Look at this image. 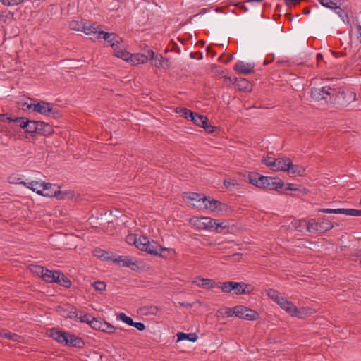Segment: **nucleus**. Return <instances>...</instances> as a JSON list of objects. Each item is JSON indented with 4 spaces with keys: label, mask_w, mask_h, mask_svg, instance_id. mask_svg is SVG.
<instances>
[{
    "label": "nucleus",
    "mask_w": 361,
    "mask_h": 361,
    "mask_svg": "<svg viewBox=\"0 0 361 361\" xmlns=\"http://www.w3.org/2000/svg\"><path fill=\"white\" fill-rule=\"evenodd\" d=\"M140 246L138 249L142 251L147 252L154 256H159L166 259L170 255V250L168 248L163 247L157 242L154 240L150 241L147 237L143 236L140 240Z\"/></svg>",
    "instance_id": "obj_1"
},
{
    "label": "nucleus",
    "mask_w": 361,
    "mask_h": 361,
    "mask_svg": "<svg viewBox=\"0 0 361 361\" xmlns=\"http://www.w3.org/2000/svg\"><path fill=\"white\" fill-rule=\"evenodd\" d=\"M99 257L102 258L105 261H111L114 263L120 264L122 263L123 267H130L131 269L135 270V267H138L137 265V261H133V259L128 256H116L104 250H99L97 252Z\"/></svg>",
    "instance_id": "obj_2"
},
{
    "label": "nucleus",
    "mask_w": 361,
    "mask_h": 361,
    "mask_svg": "<svg viewBox=\"0 0 361 361\" xmlns=\"http://www.w3.org/2000/svg\"><path fill=\"white\" fill-rule=\"evenodd\" d=\"M331 97L332 99L330 101V104L347 106L355 99V94L352 91H345L341 88L334 89L331 91Z\"/></svg>",
    "instance_id": "obj_3"
},
{
    "label": "nucleus",
    "mask_w": 361,
    "mask_h": 361,
    "mask_svg": "<svg viewBox=\"0 0 361 361\" xmlns=\"http://www.w3.org/2000/svg\"><path fill=\"white\" fill-rule=\"evenodd\" d=\"M334 90L329 86L322 87H312L311 89L310 97L315 101L324 100L326 104H330L331 101V91Z\"/></svg>",
    "instance_id": "obj_4"
},
{
    "label": "nucleus",
    "mask_w": 361,
    "mask_h": 361,
    "mask_svg": "<svg viewBox=\"0 0 361 361\" xmlns=\"http://www.w3.org/2000/svg\"><path fill=\"white\" fill-rule=\"evenodd\" d=\"M234 313L235 317L249 321L257 320L259 318V314L257 311L241 305L234 307Z\"/></svg>",
    "instance_id": "obj_5"
},
{
    "label": "nucleus",
    "mask_w": 361,
    "mask_h": 361,
    "mask_svg": "<svg viewBox=\"0 0 361 361\" xmlns=\"http://www.w3.org/2000/svg\"><path fill=\"white\" fill-rule=\"evenodd\" d=\"M20 183L31 189L32 191L36 192L37 194L45 197L47 196L45 195L46 192H44V191L48 190V187H56V185H52L51 183L45 182H39L37 180H33L29 183L21 181Z\"/></svg>",
    "instance_id": "obj_6"
},
{
    "label": "nucleus",
    "mask_w": 361,
    "mask_h": 361,
    "mask_svg": "<svg viewBox=\"0 0 361 361\" xmlns=\"http://www.w3.org/2000/svg\"><path fill=\"white\" fill-rule=\"evenodd\" d=\"M248 180L250 183L262 188L266 189L267 185H269V183L271 180V177L264 176L258 173H250L248 175Z\"/></svg>",
    "instance_id": "obj_7"
},
{
    "label": "nucleus",
    "mask_w": 361,
    "mask_h": 361,
    "mask_svg": "<svg viewBox=\"0 0 361 361\" xmlns=\"http://www.w3.org/2000/svg\"><path fill=\"white\" fill-rule=\"evenodd\" d=\"M102 35V38L110 44L114 51L117 50L120 42H123L122 38L114 32L100 31L98 36H95V38L99 39Z\"/></svg>",
    "instance_id": "obj_8"
},
{
    "label": "nucleus",
    "mask_w": 361,
    "mask_h": 361,
    "mask_svg": "<svg viewBox=\"0 0 361 361\" xmlns=\"http://www.w3.org/2000/svg\"><path fill=\"white\" fill-rule=\"evenodd\" d=\"M256 22L267 28L270 37L277 36L282 32V26L280 23H274L269 20L263 21L260 19L259 15L256 18Z\"/></svg>",
    "instance_id": "obj_9"
},
{
    "label": "nucleus",
    "mask_w": 361,
    "mask_h": 361,
    "mask_svg": "<svg viewBox=\"0 0 361 361\" xmlns=\"http://www.w3.org/2000/svg\"><path fill=\"white\" fill-rule=\"evenodd\" d=\"M195 225L199 229H207V230H214V226L216 225V220L210 217H200L195 220Z\"/></svg>",
    "instance_id": "obj_10"
},
{
    "label": "nucleus",
    "mask_w": 361,
    "mask_h": 361,
    "mask_svg": "<svg viewBox=\"0 0 361 361\" xmlns=\"http://www.w3.org/2000/svg\"><path fill=\"white\" fill-rule=\"evenodd\" d=\"M33 106V111L44 116H50V112L52 111V105L44 101H40L36 104H31L27 105V108L30 109Z\"/></svg>",
    "instance_id": "obj_11"
},
{
    "label": "nucleus",
    "mask_w": 361,
    "mask_h": 361,
    "mask_svg": "<svg viewBox=\"0 0 361 361\" xmlns=\"http://www.w3.org/2000/svg\"><path fill=\"white\" fill-rule=\"evenodd\" d=\"M68 334L69 332L59 330L56 328H51L49 330V336L64 345L67 343Z\"/></svg>",
    "instance_id": "obj_12"
},
{
    "label": "nucleus",
    "mask_w": 361,
    "mask_h": 361,
    "mask_svg": "<svg viewBox=\"0 0 361 361\" xmlns=\"http://www.w3.org/2000/svg\"><path fill=\"white\" fill-rule=\"evenodd\" d=\"M277 304L292 316L302 317L300 315L297 314V312H298L297 307L292 302L287 300L285 298L283 297L281 298L280 301Z\"/></svg>",
    "instance_id": "obj_13"
},
{
    "label": "nucleus",
    "mask_w": 361,
    "mask_h": 361,
    "mask_svg": "<svg viewBox=\"0 0 361 361\" xmlns=\"http://www.w3.org/2000/svg\"><path fill=\"white\" fill-rule=\"evenodd\" d=\"M203 195L196 192H185L183 197L185 200L191 201L196 207H202Z\"/></svg>",
    "instance_id": "obj_14"
},
{
    "label": "nucleus",
    "mask_w": 361,
    "mask_h": 361,
    "mask_svg": "<svg viewBox=\"0 0 361 361\" xmlns=\"http://www.w3.org/2000/svg\"><path fill=\"white\" fill-rule=\"evenodd\" d=\"M255 65L252 63H244L243 61H238L234 66V70L240 74H248L253 73Z\"/></svg>",
    "instance_id": "obj_15"
},
{
    "label": "nucleus",
    "mask_w": 361,
    "mask_h": 361,
    "mask_svg": "<svg viewBox=\"0 0 361 361\" xmlns=\"http://www.w3.org/2000/svg\"><path fill=\"white\" fill-rule=\"evenodd\" d=\"M67 340V343H66L65 345L66 346L82 348L85 345V343L82 338L71 333L68 334Z\"/></svg>",
    "instance_id": "obj_16"
},
{
    "label": "nucleus",
    "mask_w": 361,
    "mask_h": 361,
    "mask_svg": "<svg viewBox=\"0 0 361 361\" xmlns=\"http://www.w3.org/2000/svg\"><path fill=\"white\" fill-rule=\"evenodd\" d=\"M275 165L273 166L272 170L274 171H286L287 167L290 164V159L289 158H277L274 161Z\"/></svg>",
    "instance_id": "obj_17"
},
{
    "label": "nucleus",
    "mask_w": 361,
    "mask_h": 361,
    "mask_svg": "<svg viewBox=\"0 0 361 361\" xmlns=\"http://www.w3.org/2000/svg\"><path fill=\"white\" fill-rule=\"evenodd\" d=\"M59 309L63 310L67 312L66 314H63L65 317H68L73 319H78L80 315V312L73 305H65L63 307H59Z\"/></svg>",
    "instance_id": "obj_18"
},
{
    "label": "nucleus",
    "mask_w": 361,
    "mask_h": 361,
    "mask_svg": "<svg viewBox=\"0 0 361 361\" xmlns=\"http://www.w3.org/2000/svg\"><path fill=\"white\" fill-rule=\"evenodd\" d=\"M27 120L28 119H26L25 118H23V117H16V118H13L11 116H8L7 114H3L2 118H1L2 121H8L10 122L13 121V122L17 123L23 130H25Z\"/></svg>",
    "instance_id": "obj_19"
},
{
    "label": "nucleus",
    "mask_w": 361,
    "mask_h": 361,
    "mask_svg": "<svg viewBox=\"0 0 361 361\" xmlns=\"http://www.w3.org/2000/svg\"><path fill=\"white\" fill-rule=\"evenodd\" d=\"M250 286L243 282H234L233 283V290L237 295L250 293V290H247Z\"/></svg>",
    "instance_id": "obj_20"
},
{
    "label": "nucleus",
    "mask_w": 361,
    "mask_h": 361,
    "mask_svg": "<svg viewBox=\"0 0 361 361\" xmlns=\"http://www.w3.org/2000/svg\"><path fill=\"white\" fill-rule=\"evenodd\" d=\"M54 129L51 125L48 123L39 121V126H37V134H42L44 136H48L52 134Z\"/></svg>",
    "instance_id": "obj_21"
},
{
    "label": "nucleus",
    "mask_w": 361,
    "mask_h": 361,
    "mask_svg": "<svg viewBox=\"0 0 361 361\" xmlns=\"http://www.w3.org/2000/svg\"><path fill=\"white\" fill-rule=\"evenodd\" d=\"M35 269L40 270V274L42 279L47 283H51V281L54 280L53 276L54 274V271H50L47 269H44L42 266L35 265Z\"/></svg>",
    "instance_id": "obj_22"
},
{
    "label": "nucleus",
    "mask_w": 361,
    "mask_h": 361,
    "mask_svg": "<svg viewBox=\"0 0 361 361\" xmlns=\"http://www.w3.org/2000/svg\"><path fill=\"white\" fill-rule=\"evenodd\" d=\"M284 187V182L278 177H271V180L269 181V185L266 189L279 191Z\"/></svg>",
    "instance_id": "obj_23"
},
{
    "label": "nucleus",
    "mask_w": 361,
    "mask_h": 361,
    "mask_svg": "<svg viewBox=\"0 0 361 361\" xmlns=\"http://www.w3.org/2000/svg\"><path fill=\"white\" fill-rule=\"evenodd\" d=\"M286 171L291 174L302 176H305V169L300 165L293 164L290 160V164L288 167H287Z\"/></svg>",
    "instance_id": "obj_24"
},
{
    "label": "nucleus",
    "mask_w": 361,
    "mask_h": 361,
    "mask_svg": "<svg viewBox=\"0 0 361 361\" xmlns=\"http://www.w3.org/2000/svg\"><path fill=\"white\" fill-rule=\"evenodd\" d=\"M106 322L101 318H92L90 322V326L95 330H99L104 332Z\"/></svg>",
    "instance_id": "obj_25"
},
{
    "label": "nucleus",
    "mask_w": 361,
    "mask_h": 361,
    "mask_svg": "<svg viewBox=\"0 0 361 361\" xmlns=\"http://www.w3.org/2000/svg\"><path fill=\"white\" fill-rule=\"evenodd\" d=\"M333 227H334V225L329 220L325 219H322L321 220L318 219V232L319 233H325V232L331 230V228H333Z\"/></svg>",
    "instance_id": "obj_26"
},
{
    "label": "nucleus",
    "mask_w": 361,
    "mask_h": 361,
    "mask_svg": "<svg viewBox=\"0 0 361 361\" xmlns=\"http://www.w3.org/2000/svg\"><path fill=\"white\" fill-rule=\"evenodd\" d=\"M149 60L148 54H135L130 56V63L132 64H140V63H144L147 62Z\"/></svg>",
    "instance_id": "obj_27"
},
{
    "label": "nucleus",
    "mask_w": 361,
    "mask_h": 361,
    "mask_svg": "<svg viewBox=\"0 0 361 361\" xmlns=\"http://www.w3.org/2000/svg\"><path fill=\"white\" fill-rule=\"evenodd\" d=\"M220 204V201L216 200L214 199L210 200V197H203L202 204L204 208L209 209L212 211H214L217 208V205Z\"/></svg>",
    "instance_id": "obj_28"
},
{
    "label": "nucleus",
    "mask_w": 361,
    "mask_h": 361,
    "mask_svg": "<svg viewBox=\"0 0 361 361\" xmlns=\"http://www.w3.org/2000/svg\"><path fill=\"white\" fill-rule=\"evenodd\" d=\"M301 225L306 226L307 230L309 232H318V221L314 219H310L308 222L305 220L300 221Z\"/></svg>",
    "instance_id": "obj_29"
},
{
    "label": "nucleus",
    "mask_w": 361,
    "mask_h": 361,
    "mask_svg": "<svg viewBox=\"0 0 361 361\" xmlns=\"http://www.w3.org/2000/svg\"><path fill=\"white\" fill-rule=\"evenodd\" d=\"M190 121H192L195 125L200 127H202L204 125L207 124L208 118L207 116L204 115H201L197 113H194L193 118H191Z\"/></svg>",
    "instance_id": "obj_30"
},
{
    "label": "nucleus",
    "mask_w": 361,
    "mask_h": 361,
    "mask_svg": "<svg viewBox=\"0 0 361 361\" xmlns=\"http://www.w3.org/2000/svg\"><path fill=\"white\" fill-rule=\"evenodd\" d=\"M322 6L329 8H339L343 0H319Z\"/></svg>",
    "instance_id": "obj_31"
},
{
    "label": "nucleus",
    "mask_w": 361,
    "mask_h": 361,
    "mask_svg": "<svg viewBox=\"0 0 361 361\" xmlns=\"http://www.w3.org/2000/svg\"><path fill=\"white\" fill-rule=\"evenodd\" d=\"M178 341L188 340L190 341H196L198 338L197 335L195 333L185 334L183 332H179L177 334Z\"/></svg>",
    "instance_id": "obj_32"
},
{
    "label": "nucleus",
    "mask_w": 361,
    "mask_h": 361,
    "mask_svg": "<svg viewBox=\"0 0 361 361\" xmlns=\"http://www.w3.org/2000/svg\"><path fill=\"white\" fill-rule=\"evenodd\" d=\"M70 192L61 191L59 190H54V192H46L45 195L47 197H56L59 200H64L69 197Z\"/></svg>",
    "instance_id": "obj_33"
},
{
    "label": "nucleus",
    "mask_w": 361,
    "mask_h": 361,
    "mask_svg": "<svg viewBox=\"0 0 361 361\" xmlns=\"http://www.w3.org/2000/svg\"><path fill=\"white\" fill-rule=\"evenodd\" d=\"M149 59H152L154 61V66L156 67H161L162 66V59L163 56L161 55L155 56L154 52L152 50L147 51Z\"/></svg>",
    "instance_id": "obj_34"
},
{
    "label": "nucleus",
    "mask_w": 361,
    "mask_h": 361,
    "mask_svg": "<svg viewBox=\"0 0 361 361\" xmlns=\"http://www.w3.org/2000/svg\"><path fill=\"white\" fill-rule=\"evenodd\" d=\"M39 121L28 119L25 131L28 133H37V126H39Z\"/></svg>",
    "instance_id": "obj_35"
},
{
    "label": "nucleus",
    "mask_w": 361,
    "mask_h": 361,
    "mask_svg": "<svg viewBox=\"0 0 361 361\" xmlns=\"http://www.w3.org/2000/svg\"><path fill=\"white\" fill-rule=\"evenodd\" d=\"M234 84L238 87L240 90L246 91L250 88V82L245 78H237L234 82Z\"/></svg>",
    "instance_id": "obj_36"
},
{
    "label": "nucleus",
    "mask_w": 361,
    "mask_h": 361,
    "mask_svg": "<svg viewBox=\"0 0 361 361\" xmlns=\"http://www.w3.org/2000/svg\"><path fill=\"white\" fill-rule=\"evenodd\" d=\"M176 112L180 114V116L184 117L188 121H190L191 118H193V114L195 112H192V111L183 108V107H178L176 109Z\"/></svg>",
    "instance_id": "obj_37"
},
{
    "label": "nucleus",
    "mask_w": 361,
    "mask_h": 361,
    "mask_svg": "<svg viewBox=\"0 0 361 361\" xmlns=\"http://www.w3.org/2000/svg\"><path fill=\"white\" fill-rule=\"evenodd\" d=\"M143 238L142 235H137L136 234H129L126 236V242L129 244L135 245L137 248L140 246V240Z\"/></svg>",
    "instance_id": "obj_38"
},
{
    "label": "nucleus",
    "mask_w": 361,
    "mask_h": 361,
    "mask_svg": "<svg viewBox=\"0 0 361 361\" xmlns=\"http://www.w3.org/2000/svg\"><path fill=\"white\" fill-rule=\"evenodd\" d=\"M114 56L121 58L128 62H130V56H132V54L126 51V49H121L114 51Z\"/></svg>",
    "instance_id": "obj_39"
},
{
    "label": "nucleus",
    "mask_w": 361,
    "mask_h": 361,
    "mask_svg": "<svg viewBox=\"0 0 361 361\" xmlns=\"http://www.w3.org/2000/svg\"><path fill=\"white\" fill-rule=\"evenodd\" d=\"M0 336L14 341H18V339L20 338V336H18V334L8 331L6 329L0 331Z\"/></svg>",
    "instance_id": "obj_40"
},
{
    "label": "nucleus",
    "mask_w": 361,
    "mask_h": 361,
    "mask_svg": "<svg viewBox=\"0 0 361 361\" xmlns=\"http://www.w3.org/2000/svg\"><path fill=\"white\" fill-rule=\"evenodd\" d=\"M199 281L201 282V283H199L198 285L204 288H212L216 287V283L213 280L209 279H198Z\"/></svg>",
    "instance_id": "obj_41"
},
{
    "label": "nucleus",
    "mask_w": 361,
    "mask_h": 361,
    "mask_svg": "<svg viewBox=\"0 0 361 361\" xmlns=\"http://www.w3.org/2000/svg\"><path fill=\"white\" fill-rule=\"evenodd\" d=\"M97 29L98 27H96L95 24L88 25L87 22H85V27L83 32L86 35L94 34L96 36H98L99 31H98Z\"/></svg>",
    "instance_id": "obj_42"
},
{
    "label": "nucleus",
    "mask_w": 361,
    "mask_h": 361,
    "mask_svg": "<svg viewBox=\"0 0 361 361\" xmlns=\"http://www.w3.org/2000/svg\"><path fill=\"white\" fill-rule=\"evenodd\" d=\"M267 295L272 299L274 302L278 303L281 298H283V296L281 295V293L274 289L269 288L267 289L266 290Z\"/></svg>",
    "instance_id": "obj_43"
},
{
    "label": "nucleus",
    "mask_w": 361,
    "mask_h": 361,
    "mask_svg": "<svg viewBox=\"0 0 361 361\" xmlns=\"http://www.w3.org/2000/svg\"><path fill=\"white\" fill-rule=\"evenodd\" d=\"M233 281H228V282H218L216 283V287L221 288L224 293H230L233 290Z\"/></svg>",
    "instance_id": "obj_44"
},
{
    "label": "nucleus",
    "mask_w": 361,
    "mask_h": 361,
    "mask_svg": "<svg viewBox=\"0 0 361 361\" xmlns=\"http://www.w3.org/2000/svg\"><path fill=\"white\" fill-rule=\"evenodd\" d=\"M69 27L72 30L83 32L85 27V22L73 20L69 23Z\"/></svg>",
    "instance_id": "obj_45"
},
{
    "label": "nucleus",
    "mask_w": 361,
    "mask_h": 361,
    "mask_svg": "<svg viewBox=\"0 0 361 361\" xmlns=\"http://www.w3.org/2000/svg\"><path fill=\"white\" fill-rule=\"evenodd\" d=\"M58 283L61 286H63V287H66V288L71 287V286L72 284L71 280L66 276H65L63 273H61L60 279H58Z\"/></svg>",
    "instance_id": "obj_46"
},
{
    "label": "nucleus",
    "mask_w": 361,
    "mask_h": 361,
    "mask_svg": "<svg viewBox=\"0 0 361 361\" xmlns=\"http://www.w3.org/2000/svg\"><path fill=\"white\" fill-rule=\"evenodd\" d=\"M118 318L121 320L123 322L131 326L133 324V320L131 317L127 316L125 313L121 312L118 314Z\"/></svg>",
    "instance_id": "obj_47"
},
{
    "label": "nucleus",
    "mask_w": 361,
    "mask_h": 361,
    "mask_svg": "<svg viewBox=\"0 0 361 361\" xmlns=\"http://www.w3.org/2000/svg\"><path fill=\"white\" fill-rule=\"evenodd\" d=\"M140 310L145 314H156L159 310V308L157 306H151L149 307H144L141 308Z\"/></svg>",
    "instance_id": "obj_48"
},
{
    "label": "nucleus",
    "mask_w": 361,
    "mask_h": 361,
    "mask_svg": "<svg viewBox=\"0 0 361 361\" xmlns=\"http://www.w3.org/2000/svg\"><path fill=\"white\" fill-rule=\"evenodd\" d=\"M319 212L328 214H344L345 209H319Z\"/></svg>",
    "instance_id": "obj_49"
},
{
    "label": "nucleus",
    "mask_w": 361,
    "mask_h": 361,
    "mask_svg": "<svg viewBox=\"0 0 361 361\" xmlns=\"http://www.w3.org/2000/svg\"><path fill=\"white\" fill-rule=\"evenodd\" d=\"M92 318L93 317L90 314H82V312H80V315L78 319H79L80 322L87 323L90 326Z\"/></svg>",
    "instance_id": "obj_50"
},
{
    "label": "nucleus",
    "mask_w": 361,
    "mask_h": 361,
    "mask_svg": "<svg viewBox=\"0 0 361 361\" xmlns=\"http://www.w3.org/2000/svg\"><path fill=\"white\" fill-rule=\"evenodd\" d=\"M344 214L359 216H361V209H345Z\"/></svg>",
    "instance_id": "obj_51"
},
{
    "label": "nucleus",
    "mask_w": 361,
    "mask_h": 361,
    "mask_svg": "<svg viewBox=\"0 0 361 361\" xmlns=\"http://www.w3.org/2000/svg\"><path fill=\"white\" fill-rule=\"evenodd\" d=\"M92 286L95 290L99 291L104 290L106 286L105 282L101 281H95L94 283H92Z\"/></svg>",
    "instance_id": "obj_52"
},
{
    "label": "nucleus",
    "mask_w": 361,
    "mask_h": 361,
    "mask_svg": "<svg viewBox=\"0 0 361 361\" xmlns=\"http://www.w3.org/2000/svg\"><path fill=\"white\" fill-rule=\"evenodd\" d=\"M237 181L235 179H225L224 180V185L226 187V188L232 190V186H235L237 185Z\"/></svg>",
    "instance_id": "obj_53"
},
{
    "label": "nucleus",
    "mask_w": 361,
    "mask_h": 361,
    "mask_svg": "<svg viewBox=\"0 0 361 361\" xmlns=\"http://www.w3.org/2000/svg\"><path fill=\"white\" fill-rule=\"evenodd\" d=\"M275 158L271 157H267L266 158H264L262 161L263 164L269 166L271 170L273 168V166L275 165L274 161Z\"/></svg>",
    "instance_id": "obj_54"
},
{
    "label": "nucleus",
    "mask_w": 361,
    "mask_h": 361,
    "mask_svg": "<svg viewBox=\"0 0 361 361\" xmlns=\"http://www.w3.org/2000/svg\"><path fill=\"white\" fill-rule=\"evenodd\" d=\"M334 9H335L336 13L339 16V17L341 18V19L342 20L343 22H345V19H348V14L346 13V12L344 10H343L341 8V6H339V8H334Z\"/></svg>",
    "instance_id": "obj_55"
},
{
    "label": "nucleus",
    "mask_w": 361,
    "mask_h": 361,
    "mask_svg": "<svg viewBox=\"0 0 361 361\" xmlns=\"http://www.w3.org/2000/svg\"><path fill=\"white\" fill-rule=\"evenodd\" d=\"M2 4L5 6H15L18 5L23 1V0H1Z\"/></svg>",
    "instance_id": "obj_56"
},
{
    "label": "nucleus",
    "mask_w": 361,
    "mask_h": 361,
    "mask_svg": "<svg viewBox=\"0 0 361 361\" xmlns=\"http://www.w3.org/2000/svg\"><path fill=\"white\" fill-rule=\"evenodd\" d=\"M288 191H300L298 188L294 187V185L292 183H288L287 186L283 189V193L288 194Z\"/></svg>",
    "instance_id": "obj_57"
},
{
    "label": "nucleus",
    "mask_w": 361,
    "mask_h": 361,
    "mask_svg": "<svg viewBox=\"0 0 361 361\" xmlns=\"http://www.w3.org/2000/svg\"><path fill=\"white\" fill-rule=\"evenodd\" d=\"M202 128H203L205 130V131L209 133H212L216 131V127L212 126L211 124H209L208 123V121H207V124L204 125Z\"/></svg>",
    "instance_id": "obj_58"
},
{
    "label": "nucleus",
    "mask_w": 361,
    "mask_h": 361,
    "mask_svg": "<svg viewBox=\"0 0 361 361\" xmlns=\"http://www.w3.org/2000/svg\"><path fill=\"white\" fill-rule=\"evenodd\" d=\"M227 225L224 222L217 223L216 221V225L214 226V231L217 232H221L222 229L226 228Z\"/></svg>",
    "instance_id": "obj_59"
},
{
    "label": "nucleus",
    "mask_w": 361,
    "mask_h": 361,
    "mask_svg": "<svg viewBox=\"0 0 361 361\" xmlns=\"http://www.w3.org/2000/svg\"><path fill=\"white\" fill-rule=\"evenodd\" d=\"M219 59L225 63H229L232 59H233V56L231 54H224V55H222Z\"/></svg>",
    "instance_id": "obj_60"
},
{
    "label": "nucleus",
    "mask_w": 361,
    "mask_h": 361,
    "mask_svg": "<svg viewBox=\"0 0 361 361\" xmlns=\"http://www.w3.org/2000/svg\"><path fill=\"white\" fill-rule=\"evenodd\" d=\"M50 116L54 118H57L61 117L62 114L59 109L52 107V111L50 112Z\"/></svg>",
    "instance_id": "obj_61"
},
{
    "label": "nucleus",
    "mask_w": 361,
    "mask_h": 361,
    "mask_svg": "<svg viewBox=\"0 0 361 361\" xmlns=\"http://www.w3.org/2000/svg\"><path fill=\"white\" fill-rule=\"evenodd\" d=\"M131 326L135 327L139 331H143L146 328L145 324L141 323V322H133V324H131Z\"/></svg>",
    "instance_id": "obj_62"
},
{
    "label": "nucleus",
    "mask_w": 361,
    "mask_h": 361,
    "mask_svg": "<svg viewBox=\"0 0 361 361\" xmlns=\"http://www.w3.org/2000/svg\"><path fill=\"white\" fill-rule=\"evenodd\" d=\"M224 314H226L227 317H232V316H235V313H234V307L233 308H230V307H224Z\"/></svg>",
    "instance_id": "obj_63"
},
{
    "label": "nucleus",
    "mask_w": 361,
    "mask_h": 361,
    "mask_svg": "<svg viewBox=\"0 0 361 361\" xmlns=\"http://www.w3.org/2000/svg\"><path fill=\"white\" fill-rule=\"evenodd\" d=\"M115 330H116V328L113 325L110 324L109 323H108L106 322L104 332L108 333V334H111V333H114L115 331Z\"/></svg>",
    "instance_id": "obj_64"
}]
</instances>
